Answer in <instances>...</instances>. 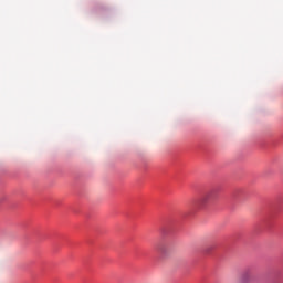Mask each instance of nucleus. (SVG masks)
<instances>
[{"mask_svg":"<svg viewBox=\"0 0 283 283\" xmlns=\"http://www.w3.org/2000/svg\"><path fill=\"white\" fill-rule=\"evenodd\" d=\"M253 277V274H251V271H245L241 274L239 282L240 283H250Z\"/></svg>","mask_w":283,"mask_h":283,"instance_id":"f03ea898","label":"nucleus"},{"mask_svg":"<svg viewBox=\"0 0 283 283\" xmlns=\"http://www.w3.org/2000/svg\"><path fill=\"white\" fill-rule=\"evenodd\" d=\"M218 196V190L213 189L206 192L198 201H196L197 209H205V207L211 205Z\"/></svg>","mask_w":283,"mask_h":283,"instance_id":"f257e3e1","label":"nucleus"}]
</instances>
